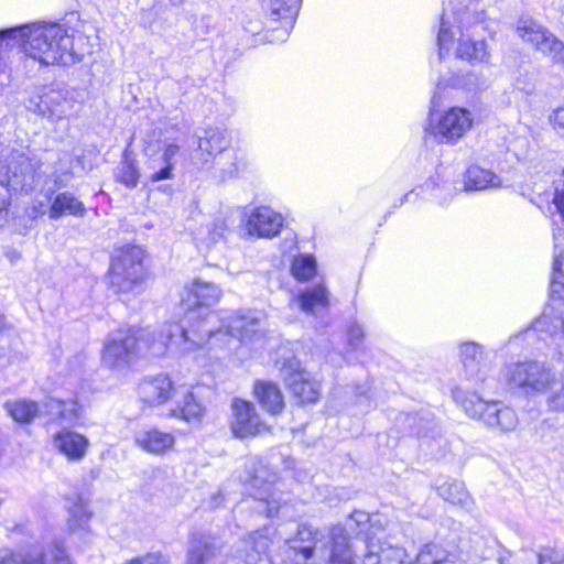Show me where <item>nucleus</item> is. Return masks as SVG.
I'll return each mask as SVG.
<instances>
[{
    "label": "nucleus",
    "instance_id": "f257e3e1",
    "mask_svg": "<svg viewBox=\"0 0 564 564\" xmlns=\"http://www.w3.org/2000/svg\"><path fill=\"white\" fill-rule=\"evenodd\" d=\"M223 296L220 288L210 282L194 279L185 285L181 297L183 314L180 322H167L158 334H149L138 325H124L104 343L101 364L110 370L130 368L143 356H158L166 351L174 329L183 341L188 340L189 330H198Z\"/></svg>",
    "mask_w": 564,
    "mask_h": 564
},
{
    "label": "nucleus",
    "instance_id": "f03ea898",
    "mask_svg": "<svg viewBox=\"0 0 564 564\" xmlns=\"http://www.w3.org/2000/svg\"><path fill=\"white\" fill-rule=\"evenodd\" d=\"M486 15L473 0H449L444 8L437 33L438 59L448 54L457 40L456 57L468 62L488 63L490 54L485 40H475L478 29L486 30Z\"/></svg>",
    "mask_w": 564,
    "mask_h": 564
},
{
    "label": "nucleus",
    "instance_id": "7ed1b4c3",
    "mask_svg": "<svg viewBox=\"0 0 564 564\" xmlns=\"http://www.w3.org/2000/svg\"><path fill=\"white\" fill-rule=\"evenodd\" d=\"M286 544L293 564H354L348 538L340 528H335L328 536L311 525L301 524Z\"/></svg>",
    "mask_w": 564,
    "mask_h": 564
},
{
    "label": "nucleus",
    "instance_id": "20e7f679",
    "mask_svg": "<svg viewBox=\"0 0 564 564\" xmlns=\"http://www.w3.org/2000/svg\"><path fill=\"white\" fill-rule=\"evenodd\" d=\"M150 278L149 253L135 242L113 247L106 272L108 288L117 295L139 294Z\"/></svg>",
    "mask_w": 564,
    "mask_h": 564
},
{
    "label": "nucleus",
    "instance_id": "39448f33",
    "mask_svg": "<svg viewBox=\"0 0 564 564\" xmlns=\"http://www.w3.org/2000/svg\"><path fill=\"white\" fill-rule=\"evenodd\" d=\"M72 39L58 23H43L22 30V51L42 65H58L69 54Z\"/></svg>",
    "mask_w": 564,
    "mask_h": 564
},
{
    "label": "nucleus",
    "instance_id": "423d86ee",
    "mask_svg": "<svg viewBox=\"0 0 564 564\" xmlns=\"http://www.w3.org/2000/svg\"><path fill=\"white\" fill-rule=\"evenodd\" d=\"M554 263L551 281V303L544 308L542 315L532 323L536 333L554 337L564 334V248L560 249L564 240V229H553Z\"/></svg>",
    "mask_w": 564,
    "mask_h": 564
},
{
    "label": "nucleus",
    "instance_id": "0eeeda50",
    "mask_svg": "<svg viewBox=\"0 0 564 564\" xmlns=\"http://www.w3.org/2000/svg\"><path fill=\"white\" fill-rule=\"evenodd\" d=\"M453 398L469 417L481 421L489 429L508 433L519 424L517 412L502 402H487L476 393H467L459 388L453 390Z\"/></svg>",
    "mask_w": 564,
    "mask_h": 564
},
{
    "label": "nucleus",
    "instance_id": "6e6552de",
    "mask_svg": "<svg viewBox=\"0 0 564 564\" xmlns=\"http://www.w3.org/2000/svg\"><path fill=\"white\" fill-rule=\"evenodd\" d=\"M500 378L510 391L534 397L546 392L553 382V372L539 361H519L506 365Z\"/></svg>",
    "mask_w": 564,
    "mask_h": 564
},
{
    "label": "nucleus",
    "instance_id": "1a4fd4ad",
    "mask_svg": "<svg viewBox=\"0 0 564 564\" xmlns=\"http://www.w3.org/2000/svg\"><path fill=\"white\" fill-rule=\"evenodd\" d=\"M262 9L270 17V26L264 35H262V22L252 21L249 33L253 37L269 39L270 43L283 42L289 37L294 28L302 0H261Z\"/></svg>",
    "mask_w": 564,
    "mask_h": 564
},
{
    "label": "nucleus",
    "instance_id": "9d476101",
    "mask_svg": "<svg viewBox=\"0 0 564 564\" xmlns=\"http://www.w3.org/2000/svg\"><path fill=\"white\" fill-rule=\"evenodd\" d=\"M280 371L291 393L300 403L306 404L318 401L321 383L302 367L297 358L284 359L281 362Z\"/></svg>",
    "mask_w": 564,
    "mask_h": 564
},
{
    "label": "nucleus",
    "instance_id": "9b49d317",
    "mask_svg": "<svg viewBox=\"0 0 564 564\" xmlns=\"http://www.w3.org/2000/svg\"><path fill=\"white\" fill-rule=\"evenodd\" d=\"M182 386L167 373L143 377L135 387V393L143 408L153 409L171 403Z\"/></svg>",
    "mask_w": 564,
    "mask_h": 564
},
{
    "label": "nucleus",
    "instance_id": "f8f14e48",
    "mask_svg": "<svg viewBox=\"0 0 564 564\" xmlns=\"http://www.w3.org/2000/svg\"><path fill=\"white\" fill-rule=\"evenodd\" d=\"M473 121V115L468 109L453 107L440 118L433 133L441 142L453 143L471 128Z\"/></svg>",
    "mask_w": 564,
    "mask_h": 564
},
{
    "label": "nucleus",
    "instance_id": "ddd939ff",
    "mask_svg": "<svg viewBox=\"0 0 564 564\" xmlns=\"http://www.w3.org/2000/svg\"><path fill=\"white\" fill-rule=\"evenodd\" d=\"M181 399L167 412V416L185 423H199L206 416L207 406L196 393L195 386L182 384Z\"/></svg>",
    "mask_w": 564,
    "mask_h": 564
},
{
    "label": "nucleus",
    "instance_id": "4468645a",
    "mask_svg": "<svg viewBox=\"0 0 564 564\" xmlns=\"http://www.w3.org/2000/svg\"><path fill=\"white\" fill-rule=\"evenodd\" d=\"M460 360L465 375L474 384L485 382L489 372V360L484 347L476 343L460 346Z\"/></svg>",
    "mask_w": 564,
    "mask_h": 564
},
{
    "label": "nucleus",
    "instance_id": "2eb2a0df",
    "mask_svg": "<svg viewBox=\"0 0 564 564\" xmlns=\"http://www.w3.org/2000/svg\"><path fill=\"white\" fill-rule=\"evenodd\" d=\"M260 474L264 475L267 471H257L254 476L249 477V496L264 503L265 508L263 511L267 513V517L272 518L279 513L281 507V499L275 497V475L270 474L269 478H264ZM259 512H262V510L260 509Z\"/></svg>",
    "mask_w": 564,
    "mask_h": 564
},
{
    "label": "nucleus",
    "instance_id": "dca6fc26",
    "mask_svg": "<svg viewBox=\"0 0 564 564\" xmlns=\"http://www.w3.org/2000/svg\"><path fill=\"white\" fill-rule=\"evenodd\" d=\"M491 82L489 72L480 69L451 74L448 77L440 76L437 78L436 86L438 88L453 87L463 89L467 93L477 94L488 89Z\"/></svg>",
    "mask_w": 564,
    "mask_h": 564
},
{
    "label": "nucleus",
    "instance_id": "f3484780",
    "mask_svg": "<svg viewBox=\"0 0 564 564\" xmlns=\"http://www.w3.org/2000/svg\"><path fill=\"white\" fill-rule=\"evenodd\" d=\"M47 406L50 411L43 426L48 429L55 425H75L82 416L83 405L77 398L52 399Z\"/></svg>",
    "mask_w": 564,
    "mask_h": 564
},
{
    "label": "nucleus",
    "instance_id": "a211bd4d",
    "mask_svg": "<svg viewBox=\"0 0 564 564\" xmlns=\"http://www.w3.org/2000/svg\"><path fill=\"white\" fill-rule=\"evenodd\" d=\"M283 227V217L269 207H257L249 214V236L273 238Z\"/></svg>",
    "mask_w": 564,
    "mask_h": 564
},
{
    "label": "nucleus",
    "instance_id": "6ab92c4d",
    "mask_svg": "<svg viewBox=\"0 0 564 564\" xmlns=\"http://www.w3.org/2000/svg\"><path fill=\"white\" fill-rule=\"evenodd\" d=\"M143 452L155 456H163L175 448L176 436L158 426H151L142 432L134 441Z\"/></svg>",
    "mask_w": 564,
    "mask_h": 564
},
{
    "label": "nucleus",
    "instance_id": "aec40b11",
    "mask_svg": "<svg viewBox=\"0 0 564 564\" xmlns=\"http://www.w3.org/2000/svg\"><path fill=\"white\" fill-rule=\"evenodd\" d=\"M52 440L55 448L73 462L80 460L89 447V441L84 434L68 429L56 432Z\"/></svg>",
    "mask_w": 564,
    "mask_h": 564
},
{
    "label": "nucleus",
    "instance_id": "412c9836",
    "mask_svg": "<svg viewBox=\"0 0 564 564\" xmlns=\"http://www.w3.org/2000/svg\"><path fill=\"white\" fill-rule=\"evenodd\" d=\"M253 395L270 414H278L284 406L283 395L273 382L257 381L253 386Z\"/></svg>",
    "mask_w": 564,
    "mask_h": 564
},
{
    "label": "nucleus",
    "instance_id": "4be33fe9",
    "mask_svg": "<svg viewBox=\"0 0 564 564\" xmlns=\"http://www.w3.org/2000/svg\"><path fill=\"white\" fill-rule=\"evenodd\" d=\"M7 414L19 425H30L40 415L39 403L31 399H14L4 403Z\"/></svg>",
    "mask_w": 564,
    "mask_h": 564
},
{
    "label": "nucleus",
    "instance_id": "5701e85b",
    "mask_svg": "<svg viewBox=\"0 0 564 564\" xmlns=\"http://www.w3.org/2000/svg\"><path fill=\"white\" fill-rule=\"evenodd\" d=\"M295 302L304 313L315 315L327 310L328 292L323 285H315L300 292Z\"/></svg>",
    "mask_w": 564,
    "mask_h": 564
},
{
    "label": "nucleus",
    "instance_id": "b1692460",
    "mask_svg": "<svg viewBox=\"0 0 564 564\" xmlns=\"http://www.w3.org/2000/svg\"><path fill=\"white\" fill-rule=\"evenodd\" d=\"M65 215L75 217H84L86 215L84 203L69 192L57 194L48 209L51 219H58Z\"/></svg>",
    "mask_w": 564,
    "mask_h": 564
},
{
    "label": "nucleus",
    "instance_id": "393cba45",
    "mask_svg": "<svg viewBox=\"0 0 564 564\" xmlns=\"http://www.w3.org/2000/svg\"><path fill=\"white\" fill-rule=\"evenodd\" d=\"M502 184L501 177L490 170L471 165L465 173L464 187L466 191H484L498 188Z\"/></svg>",
    "mask_w": 564,
    "mask_h": 564
},
{
    "label": "nucleus",
    "instance_id": "a878e982",
    "mask_svg": "<svg viewBox=\"0 0 564 564\" xmlns=\"http://www.w3.org/2000/svg\"><path fill=\"white\" fill-rule=\"evenodd\" d=\"M517 34L538 51L544 44L551 31L530 17H521L517 22Z\"/></svg>",
    "mask_w": 564,
    "mask_h": 564
},
{
    "label": "nucleus",
    "instance_id": "bb28decb",
    "mask_svg": "<svg viewBox=\"0 0 564 564\" xmlns=\"http://www.w3.org/2000/svg\"><path fill=\"white\" fill-rule=\"evenodd\" d=\"M398 423L408 434L417 436H427L436 427L435 417L430 412L420 414L402 413L398 416Z\"/></svg>",
    "mask_w": 564,
    "mask_h": 564
},
{
    "label": "nucleus",
    "instance_id": "cd10ccee",
    "mask_svg": "<svg viewBox=\"0 0 564 564\" xmlns=\"http://www.w3.org/2000/svg\"><path fill=\"white\" fill-rule=\"evenodd\" d=\"M139 178L138 162L131 156V152L124 150L115 180L128 188H134L139 183Z\"/></svg>",
    "mask_w": 564,
    "mask_h": 564
},
{
    "label": "nucleus",
    "instance_id": "c85d7f7f",
    "mask_svg": "<svg viewBox=\"0 0 564 564\" xmlns=\"http://www.w3.org/2000/svg\"><path fill=\"white\" fill-rule=\"evenodd\" d=\"M215 552L216 545L210 539L194 538L187 553V564H205L215 556Z\"/></svg>",
    "mask_w": 564,
    "mask_h": 564
},
{
    "label": "nucleus",
    "instance_id": "c756f323",
    "mask_svg": "<svg viewBox=\"0 0 564 564\" xmlns=\"http://www.w3.org/2000/svg\"><path fill=\"white\" fill-rule=\"evenodd\" d=\"M437 492L445 501L460 507H467L470 500L464 484L457 480H447L440 485Z\"/></svg>",
    "mask_w": 564,
    "mask_h": 564
},
{
    "label": "nucleus",
    "instance_id": "7c9ffc66",
    "mask_svg": "<svg viewBox=\"0 0 564 564\" xmlns=\"http://www.w3.org/2000/svg\"><path fill=\"white\" fill-rule=\"evenodd\" d=\"M232 420L230 427L232 434L238 438L247 436V401L243 399H235L232 401Z\"/></svg>",
    "mask_w": 564,
    "mask_h": 564
},
{
    "label": "nucleus",
    "instance_id": "2f4dec72",
    "mask_svg": "<svg viewBox=\"0 0 564 564\" xmlns=\"http://www.w3.org/2000/svg\"><path fill=\"white\" fill-rule=\"evenodd\" d=\"M317 264L313 256L300 254L294 258L291 267L292 274L299 281H307L316 273Z\"/></svg>",
    "mask_w": 564,
    "mask_h": 564
},
{
    "label": "nucleus",
    "instance_id": "473e14b6",
    "mask_svg": "<svg viewBox=\"0 0 564 564\" xmlns=\"http://www.w3.org/2000/svg\"><path fill=\"white\" fill-rule=\"evenodd\" d=\"M546 405L549 410L564 412V377L557 379L553 373V382L547 387Z\"/></svg>",
    "mask_w": 564,
    "mask_h": 564
},
{
    "label": "nucleus",
    "instance_id": "72a5a7b5",
    "mask_svg": "<svg viewBox=\"0 0 564 564\" xmlns=\"http://www.w3.org/2000/svg\"><path fill=\"white\" fill-rule=\"evenodd\" d=\"M200 147L204 148L208 154L216 155L226 149L227 141L221 131L218 129H210L202 139Z\"/></svg>",
    "mask_w": 564,
    "mask_h": 564
},
{
    "label": "nucleus",
    "instance_id": "f704fd0d",
    "mask_svg": "<svg viewBox=\"0 0 564 564\" xmlns=\"http://www.w3.org/2000/svg\"><path fill=\"white\" fill-rule=\"evenodd\" d=\"M540 52L551 56L553 63L564 66V42L552 32L546 37L544 44L540 48Z\"/></svg>",
    "mask_w": 564,
    "mask_h": 564
},
{
    "label": "nucleus",
    "instance_id": "c9c22d12",
    "mask_svg": "<svg viewBox=\"0 0 564 564\" xmlns=\"http://www.w3.org/2000/svg\"><path fill=\"white\" fill-rule=\"evenodd\" d=\"M0 564H45V554L42 551H31L19 558L14 552H0Z\"/></svg>",
    "mask_w": 564,
    "mask_h": 564
},
{
    "label": "nucleus",
    "instance_id": "e433bc0d",
    "mask_svg": "<svg viewBox=\"0 0 564 564\" xmlns=\"http://www.w3.org/2000/svg\"><path fill=\"white\" fill-rule=\"evenodd\" d=\"M364 338L365 330L358 323L349 325L347 329V343L351 349L357 350L361 346Z\"/></svg>",
    "mask_w": 564,
    "mask_h": 564
},
{
    "label": "nucleus",
    "instance_id": "4c0bfd02",
    "mask_svg": "<svg viewBox=\"0 0 564 564\" xmlns=\"http://www.w3.org/2000/svg\"><path fill=\"white\" fill-rule=\"evenodd\" d=\"M172 153H173V151L171 153L166 152L164 154L163 160H164L165 165L163 167H161L159 171H156L150 175L149 180L151 182L155 183V182H160L163 180H171L173 177L174 165L171 162Z\"/></svg>",
    "mask_w": 564,
    "mask_h": 564
},
{
    "label": "nucleus",
    "instance_id": "58836bf2",
    "mask_svg": "<svg viewBox=\"0 0 564 564\" xmlns=\"http://www.w3.org/2000/svg\"><path fill=\"white\" fill-rule=\"evenodd\" d=\"M539 564H564V555L553 549H542L538 553Z\"/></svg>",
    "mask_w": 564,
    "mask_h": 564
},
{
    "label": "nucleus",
    "instance_id": "ea45409f",
    "mask_svg": "<svg viewBox=\"0 0 564 564\" xmlns=\"http://www.w3.org/2000/svg\"><path fill=\"white\" fill-rule=\"evenodd\" d=\"M87 503L82 498H78L77 501L72 507L70 513L73 518L78 520L87 521L91 517V512L87 510Z\"/></svg>",
    "mask_w": 564,
    "mask_h": 564
},
{
    "label": "nucleus",
    "instance_id": "a19ab883",
    "mask_svg": "<svg viewBox=\"0 0 564 564\" xmlns=\"http://www.w3.org/2000/svg\"><path fill=\"white\" fill-rule=\"evenodd\" d=\"M550 121H551L554 130L558 134L564 137V107L554 110L550 117Z\"/></svg>",
    "mask_w": 564,
    "mask_h": 564
},
{
    "label": "nucleus",
    "instance_id": "79ce46f5",
    "mask_svg": "<svg viewBox=\"0 0 564 564\" xmlns=\"http://www.w3.org/2000/svg\"><path fill=\"white\" fill-rule=\"evenodd\" d=\"M124 564H163L161 557L155 554L147 553L142 556L134 557Z\"/></svg>",
    "mask_w": 564,
    "mask_h": 564
},
{
    "label": "nucleus",
    "instance_id": "37998d69",
    "mask_svg": "<svg viewBox=\"0 0 564 564\" xmlns=\"http://www.w3.org/2000/svg\"><path fill=\"white\" fill-rule=\"evenodd\" d=\"M253 405L249 402V435L260 433V429L257 426L258 416L253 413Z\"/></svg>",
    "mask_w": 564,
    "mask_h": 564
},
{
    "label": "nucleus",
    "instance_id": "c03bdc74",
    "mask_svg": "<svg viewBox=\"0 0 564 564\" xmlns=\"http://www.w3.org/2000/svg\"><path fill=\"white\" fill-rule=\"evenodd\" d=\"M10 205L11 202L9 195L3 189H0V214L8 212Z\"/></svg>",
    "mask_w": 564,
    "mask_h": 564
},
{
    "label": "nucleus",
    "instance_id": "a18cd8bd",
    "mask_svg": "<svg viewBox=\"0 0 564 564\" xmlns=\"http://www.w3.org/2000/svg\"><path fill=\"white\" fill-rule=\"evenodd\" d=\"M351 520H354L358 525L366 524L369 521V514L362 511H355L351 514Z\"/></svg>",
    "mask_w": 564,
    "mask_h": 564
},
{
    "label": "nucleus",
    "instance_id": "49530a36",
    "mask_svg": "<svg viewBox=\"0 0 564 564\" xmlns=\"http://www.w3.org/2000/svg\"><path fill=\"white\" fill-rule=\"evenodd\" d=\"M55 564H73V562L65 551L61 550L59 554L55 557Z\"/></svg>",
    "mask_w": 564,
    "mask_h": 564
},
{
    "label": "nucleus",
    "instance_id": "de8ad7c7",
    "mask_svg": "<svg viewBox=\"0 0 564 564\" xmlns=\"http://www.w3.org/2000/svg\"><path fill=\"white\" fill-rule=\"evenodd\" d=\"M426 186H427L429 188H434V187L436 186V183H435V181H434L433 178H431V180H429V181L426 182Z\"/></svg>",
    "mask_w": 564,
    "mask_h": 564
},
{
    "label": "nucleus",
    "instance_id": "09e8293b",
    "mask_svg": "<svg viewBox=\"0 0 564 564\" xmlns=\"http://www.w3.org/2000/svg\"><path fill=\"white\" fill-rule=\"evenodd\" d=\"M169 1L173 6H180V4L184 3L186 0H169Z\"/></svg>",
    "mask_w": 564,
    "mask_h": 564
},
{
    "label": "nucleus",
    "instance_id": "8fccbe9b",
    "mask_svg": "<svg viewBox=\"0 0 564 564\" xmlns=\"http://www.w3.org/2000/svg\"><path fill=\"white\" fill-rule=\"evenodd\" d=\"M4 327V317L0 315V330H2Z\"/></svg>",
    "mask_w": 564,
    "mask_h": 564
},
{
    "label": "nucleus",
    "instance_id": "3c124183",
    "mask_svg": "<svg viewBox=\"0 0 564 564\" xmlns=\"http://www.w3.org/2000/svg\"><path fill=\"white\" fill-rule=\"evenodd\" d=\"M248 340H249V345H250L251 343H253V339H252V337H251L250 335H249V337H248Z\"/></svg>",
    "mask_w": 564,
    "mask_h": 564
},
{
    "label": "nucleus",
    "instance_id": "603ef678",
    "mask_svg": "<svg viewBox=\"0 0 564 564\" xmlns=\"http://www.w3.org/2000/svg\"><path fill=\"white\" fill-rule=\"evenodd\" d=\"M172 148H173V150H177V147H176V145H170L167 150H170V149H172Z\"/></svg>",
    "mask_w": 564,
    "mask_h": 564
},
{
    "label": "nucleus",
    "instance_id": "864d4df0",
    "mask_svg": "<svg viewBox=\"0 0 564 564\" xmlns=\"http://www.w3.org/2000/svg\"><path fill=\"white\" fill-rule=\"evenodd\" d=\"M443 187H444V188H448V189H449V188H451V185H449V184H444V185H443Z\"/></svg>",
    "mask_w": 564,
    "mask_h": 564
},
{
    "label": "nucleus",
    "instance_id": "5fc2aeb1",
    "mask_svg": "<svg viewBox=\"0 0 564 564\" xmlns=\"http://www.w3.org/2000/svg\"><path fill=\"white\" fill-rule=\"evenodd\" d=\"M435 98H436V96L434 95V96L432 97V102H433V104L435 102Z\"/></svg>",
    "mask_w": 564,
    "mask_h": 564
}]
</instances>
